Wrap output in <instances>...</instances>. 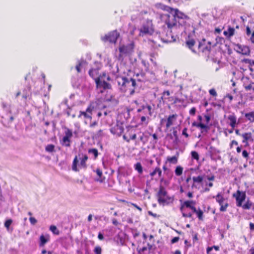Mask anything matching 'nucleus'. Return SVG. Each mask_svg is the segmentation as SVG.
<instances>
[{
  "mask_svg": "<svg viewBox=\"0 0 254 254\" xmlns=\"http://www.w3.org/2000/svg\"><path fill=\"white\" fill-rule=\"evenodd\" d=\"M117 81L119 89L122 92H126L128 90L130 95L134 94V88H131L129 78L126 77H119L117 78Z\"/></svg>",
  "mask_w": 254,
  "mask_h": 254,
  "instance_id": "1",
  "label": "nucleus"
},
{
  "mask_svg": "<svg viewBox=\"0 0 254 254\" xmlns=\"http://www.w3.org/2000/svg\"><path fill=\"white\" fill-rule=\"evenodd\" d=\"M167 10L170 12V14H165L164 17L168 28L171 29L173 27H177V20L174 13L168 8Z\"/></svg>",
  "mask_w": 254,
  "mask_h": 254,
  "instance_id": "2",
  "label": "nucleus"
},
{
  "mask_svg": "<svg viewBox=\"0 0 254 254\" xmlns=\"http://www.w3.org/2000/svg\"><path fill=\"white\" fill-rule=\"evenodd\" d=\"M154 32L153 24L151 20H147L145 23L139 29L140 36H144L146 35H152Z\"/></svg>",
  "mask_w": 254,
  "mask_h": 254,
  "instance_id": "3",
  "label": "nucleus"
},
{
  "mask_svg": "<svg viewBox=\"0 0 254 254\" xmlns=\"http://www.w3.org/2000/svg\"><path fill=\"white\" fill-rule=\"evenodd\" d=\"M119 36V33L117 30H114L105 35L104 37H102L101 39L105 42L109 41L112 43H116Z\"/></svg>",
  "mask_w": 254,
  "mask_h": 254,
  "instance_id": "4",
  "label": "nucleus"
},
{
  "mask_svg": "<svg viewBox=\"0 0 254 254\" xmlns=\"http://www.w3.org/2000/svg\"><path fill=\"white\" fill-rule=\"evenodd\" d=\"M101 77H99L95 82L96 86L99 92L101 93L104 92V91L107 89H110L112 88L111 85L106 82L105 80H101Z\"/></svg>",
  "mask_w": 254,
  "mask_h": 254,
  "instance_id": "5",
  "label": "nucleus"
},
{
  "mask_svg": "<svg viewBox=\"0 0 254 254\" xmlns=\"http://www.w3.org/2000/svg\"><path fill=\"white\" fill-rule=\"evenodd\" d=\"M94 67H92L88 72L89 76L95 80V81L98 78L99 73V70L101 68V64L100 63L95 62L94 63Z\"/></svg>",
  "mask_w": 254,
  "mask_h": 254,
  "instance_id": "6",
  "label": "nucleus"
},
{
  "mask_svg": "<svg viewBox=\"0 0 254 254\" xmlns=\"http://www.w3.org/2000/svg\"><path fill=\"white\" fill-rule=\"evenodd\" d=\"M233 196L236 199V205L241 207L246 198V194L245 191L238 190L236 193H233Z\"/></svg>",
  "mask_w": 254,
  "mask_h": 254,
  "instance_id": "7",
  "label": "nucleus"
},
{
  "mask_svg": "<svg viewBox=\"0 0 254 254\" xmlns=\"http://www.w3.org/2000/svg\"><path fill=\"white\" fill-rule=\"evenodd\" d=\"M133 48L134 44L132 42L126 45H123L120 46L119 48V50L120 53L119 57H121L122 54L128 55L131 54L133 52Z\"/></svg>",
  "mask_w": 254,
  "mask_h": 254,
  "instance_id": "8",
  "label": "nucleus"
},
{
  "mask_svg": "<svg viewBox=\"0 0 254 254\" xmlns=\"http://www.w3.org/2000/svg\"><path fill=\"white\" fill-rule=\"evenodd\" d=\"M161 39L164 43H171L176 40L175 37L172 35L170 29L169 28L166 33L162 32Z\"/></svg>",
  "mask_w": 254,
  "mask_h": 254,
  "instance_id": "9",
  "label": "nucleus"
},
{
  "mask_svg": "<svg viewBox=\"0 0 254 254\" xmlns=\"http://www.w3.org/2000/svg\"><path fill=\"white\" fill-rule=\"evenodd\" d=\"M137 112L138 113H142L144 116H146L147 118L149 116H151L152 114V107L150 105H142L137 109Z\"/></svg>",
  "mask_w": 254,
  "mask_h": 254,
  "instance_id": "10",
  "label": "nucleus"
},
{
  "mask_svg": "<svg viewBox=\"0 0 254 254\" xmlns=\"http://www.w3.org/2000/svg\"><path fill=\"white\" fill-rule=\"evenodd\" d=\"M167 8L171 10V11H172L174 13L177 20L179 19H189L188 16L180 11L178 9L173 8L170 7H167Z\"/></svg>",
  "mask_w": 254,
  "mask_h": 254,
  "instance_id": "11",
  "label": "nucleus"
},
{
  "mask_svg": "<svg viewBox=\"0 0 254 254\" xmlns=\"http://www.w3.org/2000/svg\"><path fill=\"white\" fill-rule=\"evenodd\" d=\"M157 197L159 204L163 206L168 205L170 202H172L173 200L170 196L157 195Z\"/></svg>",
  "mask_w": 254,
  "mask_h": 254,
  "instance_id": "12",
  "label": "nucleus"
},
{
  "mask_svg": "<svg viewBox=\"0 0 254 254\" xmlns=\"http://www.w3.org/2000/svg\"><path fill=\"white\" fill-rule=\"evenodd\" d=\"M205 40L203 39L202 41L201 42H198V49L200 51H201L202 52H204L205 51H210L211 49V47L210 45L209 46H205L204 45V42ZM208 44L209 45L211 44V43L210 42H208Z\"/></svg>",
  "mask_w": 254,
  "mask_h": 254,
  "instance_id": "13",
  "label": "nucleus"
},
{
  "mask_svg": "<svg viewBox=\"0 0 254 254\" xmlns=\"http://www.w3.org/2000/svg\"><path fill=\"white\" fill-rule=\"evenodd\" d=\"M92 109L93 108H92L90 106L86 109L85 112L80 111V114L78 115V118H80L82 116H83L84 118L91 120Z\"/></svg>",
  "mask_w": 254,
  "mask_h": 254,
  "instance_id": "14",
  "label": "nucleus"
},
{
  "mask_svg": "<svg viewBox=\"0 0 254 254\" xmlns=\"http://www.w3.org/2000/svg\"><path fill=\"white\" fill-rule=\"evenodd\" d=\"M124 131V127L122 126L117 125L111 129V132L114 134L121 135Z\"/></svg>",
  "mask_w": 254,
  "mask_h": 254,
  "instance_id": "15",
  "label": "nucleus"
},
{
  "mask_svg": "<svg viewBox=\"0 0 254 254\" xmlns=\"http://www.w3.org/2000/svg\"><path fill=\"white\" fill-rule=\"evenodd\" d=\"M242 137L243 139L242 142H245L246 141L253 142L254 139L253 138L252 133L250 132H245L242 134Z\"/></svg>",
  "mask_w": 254,
  "mask_h": 254,
  "instance_id": "16",
  "label": "nucleus"
},
{
  "mask_svg": "<svg viewBox=\"0 0 254 254\" xmlns=\"http://www.w3.org/2000/svg\"><path fill=\"white\" fill-rule=\"evenodd\" d=\"M87 64V63L86 61L83 60L79 61L78 64L75 66V69L79 73L81 71V68L85 67Z\"/></svg>",
  "mask_w": 254,
  "mask_h": 254,
  "instance_id": "17",
  "label": "nucleus"
},
{
  "mask_svg": "<svg viewBox=\"0 0 254 254\" xmlns=\"http://www.w3.org/2000/svg\"><path fill=\"white\" fill-rule=\"evenodd\" d=\"M177 117V114H173L169 116L167 119L166 123V127L167 128L170 127L173 124V122L176 120Z\"/></svg>",
  "mask_w": 254,
  "mask_h": 254,
  "instance_id": "18",
  "label": "nucleus"
},
{
  "mask_svg": "<svg viewBox=\"0 0 254 254\" xmlns=\"http://www.w3.org/2000/svg\"><path fill=\"white\" fill-rule=\"evenodd\" d=\"M237 46L239 47V49L241 50V51L240 52V53L244 55H250V50L249 47L246 46H242L240 45H238Z\"/></svg>",
  "mask_w": 254,
  "mask_h": 254,
  "instance_id": "19",
  "label": "nucleus"
},
{
  "mask_svg": "<svg viewBox=\"0 0 254 254\" xmlns=\"http://www.w3.org/2000/svg\"><path fill=\"white\" fill-rule=\"evenodd\" d=\"M230 121V125L232 128H234L237 123V118L234 114L230 115L228 117Z\"/></svg>",
  "mask_w": 254,
  "mask_h": 254,
  "instance_id": "20",
  "label": "nucleus"
},
{
  "mask_svg": "<svg viewBox=\"0 0 254 254\" xmlns=\"http://www.w3.org/2000/svg\"><path fill=\"white\" fill-rule=\"evenodd\" d=\"M158 174V178H160L162 177V171L159 167H156L155 169L150 173V176L151 177H154L156 174Z\"/></svg>",
  "mask_w": 254,
  "mask_h": 254,
  "instance_id": "21",
  "label": "nucleus"
},
{
  "mask_svg": "<svg viewBox=\"0 0 254 254\" xmlns=\"http://www.w3.org/2000/svg\"><path fill=\"white\" fill-rule=\"evenodd\" d=\"M191 204H195V202L193 201H189V200H187V201H185L184 202V204L182 205L181 208H180V210L181 211H183V208L184 206H186L188 208H190V209L193 206L192 205H191Z\"/></svg>",
  "mask_w": 254,
  "mask_h": 254,
  "instance_id": "22",
  "label": "nucleus"
},
{
  "mask_svg": "<svg viewBox=\"0 0 254 254\" xmlns=\"http://www.w3.org/2000/svg\"><path fill=\"white\" fill-rule=\"evenodd\" d=\"M195 43V42L193 39H189L186 42L187 46L193 52H195V51L193 49V47L194 46Z\"/></svg>",
  "mask_w": 254,
  "mask_h": 254,
  "instance_id": "23",
  "label": "nucleus"
},
{
  "mask_svg": "<svg viewBox=\"0 0 254 254\" xmlns=\"http://www.w3.org/2000/svg\"><path fill=\"white\" fill-rule=\"evenodd\" d=\"M252 206L253 202L248 199L245 203L242 204V206L241 207H242L244 210H249L251 208Z\"/></svg>",
  "mask_w": 254,
  "mask_h": 254,
  "instance_id": "24",
  "label": "nucleus"
},
{
  "mask_svg": "<svg viewBox=\"0 0 254 254\" xmlns=\"http://www.w3.org/2000/svg\"><path fill=\"white\" fill-rule=\"evenodd\" d=\"M49 236L48 235L47 236H44L43 235H41L40 237V245L41 246H43L45 245V244L49 241Z\"/></svg>",
  "mask_w": 254,
  "mask_h": 254,
  "instance_id": "25",
  "label": "nucleus"
},
{
  "mask_svg": "<svg viewBox=\"0 0 254 254\" xmlns=\"http://www.w3.org/2000/svg\"><path fill=\"white\" fill-rule=\"evenodd\" d=\"M235 33V29L234 28L232 27H229L227 31H224V34L227 36L228 37L230 38L233 36Z\"/></svg>",
  "mask_w": 254,
  "mask_h": 254,
  "instance_id": "26",
  "label": "nucleus"
},
{
  "mask_svg": "<svg viewBox=\"0 0 254 254\" xmlns=\"http://www.w3.org/2000/svg\"><path fill=\"white\" fill-rule=\"evenodd\" d=\"M157 195L168 196L167 195V192L165 188L164 187H163V186L160 187L159 190L157 193Z\"/></svg>",
  "mask_w": 254,
  "mask_h": 254,
  "instance_id": "27",
  "label": "nucleus"
},
{
  "mask_svg": "<svg viewBox=\"0 0 254 254\" xmlns=\"http://www.w3.org/2000/svg\"><path fill=\"white\" fill-rule=\"evenodd\" d=\"M198 128H200L201 133L207 132L208 130L209 129V126L202 124L201 123H199V125H198Z\"/></svg>",
  "mask_w": 254,
  "mask_h": 254,
  "instance_id": "28",
  "label": "nucleus"
},
{
  "mask_svg": "<svg viewBox=\"0 0 254 254\" xmlns=\"http://www.w3.org/2000/svg\"><path fill=\"white\" fill-rule=\"evenodd\" d=\"M204 175H199L197 177H193L192 180L194 183H201L203 181Z\"/></svg>",
  "mask_w": 254,
  "mask_h": 254,
  "instance_id": "29",
  "label": "nucleus"
},
{
  "mask_svg": "<svg viewBox=\"0 0 254 254\" xmlns=\"http://www.w3.org/2000/svg\"><path fill=\"white\" fill-rule=\"evenodd\" d=\"M72 135V132L71 130L67 129V131H65V135H64V144H65L66 142H70L69 138L71 137Z\"/></svg>",
  "mask_w": 254,
  "mask_h": 254,
  "instance_id": "30",
  "label": "nucleus"
},
{
  "mask_svg": "<svg viewBox=\"0 0 254 254\" xmlns=\"http://www.w3.org/2000/svg\"><path fill=\"white\" fill-rule=\"evenodd\" d=\"M88 159V156L86 155H84L83 158L81 159L79 167L83 168H86V162Z\"/></svg>",
  "mask_w": 254,
  "mask_h": 254,
  "instance_id": "31",
  "label": "nucleus"
},
{
  "mask_svg": "<svg viewBox=\"0 0 254 254\" xmlns=\"http://www.w3.org/2000/svg\"><path fill=\"white\" fill-rule=\"evenodd\" d=\"M216 198V201L219 203V205L223 204V202L224 200V198L221 194L220 193H218L216 196H213Z\"/></svg>",
  "mask_w": 254,
  "mask_h": 254,
  "instance_id": "32",
  "label": "nucleus"
},
{
  "mask_svg": "<svg viewBox=\"0 0 254 254\" xmlns=\"http://www.w3.org/2000/svg\"><path fill=\"white\" fill-rule=\"evenodd\" d=\"M245 117L250 122H254V112H252L249 113H246L245 115Z\"/></svg>",
  "mask_w": 254,
  "mask_h": 254,
  "instance_id": "33",
  "label": "nucleus"
},
{
  "mask_svg": "<svg viewBox=\"0 0 254 254\" xmlns=\"http://www.w3.org/2000/svg\"><path fill=\"white\" fill-rule=\"evenodd\" d=\"M189 19H177V27H180V26L183 27L186 24V20H188Z\"/></svg>",
  "mask_w": 254,
  "mask_h": 254,
  "instance_id": "34",
  "label": "nucleus"
},
{
  "mask_svg": "<svg viewBox=\"0 0 254 254\" xmlns=\"http://www.w3.org/2000/svg\"><path fill=\"white\" fill-rule=\"evenodd\" d=\"M140 76V77L137 79V82H144L146 80L145 78V73L144 72H141L140 74H137L136 76L138 77Z\"/></svg>",
  "mask_w": 254,
  "mask_h": 254,
  "instance_id": "35",
  "label": "nucleus"
},
{
  "mask_svg": "<svg viewBox=\"0 0 254 254\" xmlns=\"http://www.w3.org/2000/svg\"><path fill=\"white\" fill-rule=\"evenodd\" d=\"M167 161L169 162L170 163L176 164L178 162V157L175 156L168 157Z\"/></svg>",
  "mask_w": 254,
  "mask_h": 254,
  "instance_id": "36",
  "label": "nucleus"
},
{
  "mask_svg": "<svg viewBox=\"0 0 254 254\" xmlns=\"http://www.w3.org/2000/svg\"><path fill=\"white\" fill-rule=\"evenodd\" d=\"M183 168L180 166H178L175 170V174L177 176H181L183 173Z\"/></svg>",
  "mask_w": 254,
  "mask_h": 254,
  "instance_id": "37",
  "label": "nucleus"
},
{
  "mask_svg": "<svg viewBox=\"0 0 254 254\" xmlns=\"http://www.w3.org/2000/svg\"><path fill=\"white\" fill-rule=\"evenodd\" d=\"M129 81L131 84L130 85L131 86V88H134V91H135L136 87L138 86V83L136 82L135 79L132 78H129Z\"/></svg>",
  "mask_w": 254,
  "mask_h": 254,
  "instance_id": "38",
  "label": "nucleus"
},
{
  "mask_svg": "<svg viewBox=\"0 0 254 254\" xmlns=\"http://www.w3.org/2000/svg\"><path fill=\"white\" fill-rule=\"evenodd\" d=\"M78 162V160L77 159V157L75 156V157L74 159L73 162L72 169L73 171H76V172L79 171L77 167V164Z\"/></svg>",
  "mask_w": 254,
  "mask_h": 254,
  "instance_id": "39",
  "label": "nucleus"
},
{
  "mask_svg": "<svg viewBox=\"0 0 254 254\" xmlns=\"http://www.w3.org/2000/svg\"><path fill=\"white\" fill-rule=\"evenodd\" d=\"M89 154H92L94 156V158L96 159L98 155V150L96 148L89 149L88 151Z\"/></svg>",
  "mask_w": 254,
  "mask_h": 254,
  "instance_id": "40",
  "label": "nucleus"
},
{
  "mask_svg": "<svg viewBox=\"0 0 254 254\" xmlns=\"http://www.w3.org/2000/svg\"><path fill=\"white\" fill-rule=\"evenodd\" d=\"M139 139L143 144H145L148 141V136L144 135V133H142V135L139 137Z\"/></svg>",
  "mask_w": 254,
  "mask_h": 254,
  "instance_id": "41",
  "label": "nucleus"
},
{
  "mask_svg": "<svg viewBox=\"0 0 254 254\" xmlns=\"http://www.w3.org/2000/svg\"><path fill=\"white\" fill-rule=\"evenodd\" d=\"M135 169L139 174H142L143 172L142 167L140 163L138 162L135 165Z\"/></svg>",
  "mask_w": 254,
  "mask_h": 254,
  "instance_id": "42",
  "label": "nucleus"
},
{
  "mask_svg": "<svg viewBox=\"0 0 254 254\" xmlns=\"http://www.w3.org/2000/svg\"><path fill=\"white\" fill-rule=\"evenodd\" d=\"M50 230L55 235H59V231L57 229V227L54 225H52L50 227Z\"/></svg>",
  "mask_w": 254,
  "mask_h": 254,
  "instance_id": "43",
  "label": "nucleus"
},
{
  "mask_svg": "<svg viewBox=\"0 0 254 254\" xmlns=\"http://www.w3.org/2000/svg\"><path fill=\"white\" fill-rule=\"evenodd\" d=\"M55 146L53 144H48L46 147V151L48 152H52L54 151Z\"/></svg>",
  "mask_w": 254,
  "mask_h": 254,
  "instance_id": "44",
  "label": "nucleus"
},
{
  "mask_svg": "<svg viewBox=\"0 0 254 254\" xmlns=\"http://www.w3.org/2000/svg\"><path fill=\"white\" fill-rule=\"evenodd\" d=\"M102 248L100 246H97L95 247L93 252L95 254H102Z\"/></svg>",
  "mask_w": 254,
  "mask_h": 254,
  "instance_id": "45",
  "label": "nucleus"
},
{
  "mask_svg": "<svg viewBox=\"0 0 254 254\" xmlns=\"http://www.w3.org/2000/svg\"><path fill=\"white\" fill-rule=\"evenodd\" d=\"M191 156L192 159H195L196 160H199V155L197 152L195 151H191Z\"/></svg>",
  "mask_w": 254,
  "mask_h": 254,
  "instance_id": "46",
  "label": "nucleus"
},
{
  "mask_svg": "<svg viewBox=\"0 0 254 254\" xmlns=\"http://www.w3.org/2000/svg\"><path fill=\"white\" fill-rule=\"evenodd\" d=\"M197 214V216L199 220H202L203 219V211L199 208L197 211L196 213H195Z\"/></svg>",
  "mask_w": 254,
  "mask_h": 254,
  "instance_id": "47",
  "label": "nucleus"
},
{
  "mask_svg": "<svg viewBox=\"0 0 254 254\" xmlns=\"http://www.w3.org/2000/svg\"><path fill=\"white\" fill-rule=\"evenodd\" d=\"M12 220L11 219L7 220L4 223V226L7 229H9L10 225L11 224Z\"/></svg>",
  "mask_w": 254,
  "mask_h": 254,
  "instance_id": "48",
  "label": "nucleus"
},
{
  "mask_svg": "<svg viewBox=\"0 0 254 254\" xmlns=\"http://www.w3.org/2000/svg\"><path fill=\"white\" fill-rule=\"evenodd\" d=\"M220 205L221 206L220 208V211L224 212L226 211L227 208L228 206V204L226 203L225 205L221 204Z\"/></svg>",
  "mask_w": 254,
  "mask_h": 254,
  "instance_id": "49",
  "label": "nucleus"
},
{
  "mask_svg": "<svg viewBox=\"0 0 254 254\" xmlns=\"http://www.w3.org/2000/svg\"><path fill=\"white\" fill-rule=\"evenodd\" d=\"M253 61H252L250 59H244L243 60H242V62L243 63H244L245 64H249L250 65H253V64H252V62H253Z\"/></svg>",
  "mask_w": 254,
  "mask_h": 254,
  "instance_id": "50",
  "label": "nucleus"
},
{
  "mask_svg": "<svg viewBox=\"0 0 254 254\" xmlns=\"http://www.w3.org/2000/svg\"><path fill=\"white\" fill-rule=\"evenodd\" d=\"M253 84H254V82H252L249 85L246 86L245 87V89L247 91L250 90L252 89H253Z\"/></svg>",
  "mask_w": 254,
  "mask_h": 254,
  "instance_id": "51",
  "label": "nucleus"
},
{
  "mask_svg": "<svg viewBox=\"0 0 254 254\" xmlns=\"http://www.w3.org/2000/svg\"><path fill=\"white\" fill-rule=\"evenodd\" d=\"M209 94L213 96H216L217 93L214 89H211L209 91Z\"/></svg>",
  "mask_w": 254,
  "mask_h": 254,
  "instance_id": "52",
  "label": "nucleus"
},
{
  "mask_svg": "<svg viewBox=\"0 0 254 254\" xmlns=\"http://www.w3.org/2000/svg\"><path fill=\"white\" fill-rule=\"evenodd\" d=\"M97 175L98 176L99 178H101L102 176V172L100 169H97L95 171Z\"/></svg>",
  "mask_w": 254,
  "mask_h": 254,
  "instance_id": "53",
  "label": "nucleus"
},
{
  "mask_svg": "<svg viewBox=\"0 0 254 254\" xmlns=\"http://www.w3.org/2000/svg\"><path fill=\"white\" fill-rule=\"evenodd\" d=\"M29 221L31 224L34 225L37 223V220L34 217H30Z\"/></svg>",
  "mask_w": 254,
  "mask_h": 254,
  "instance_id": "54",
  "label": "nucleus"
},
{
  "mask_svg": "<svg viewBox=\"0 0 254 254\" xmlns=\"http://www.w3.org/2000/svg\"><path fill=\"white\" fill-rule=\"evenodd\" d=\"M242 155L244 158H248L249 157V153L247 152V150H244L243 151Z\"/></svg>",
  "mask_w": 254,
  "mask_h": 254,
  "instance_id": "55",
  "label": "nucleus"
},
{
  "mask_svg": "<svg viewBox=\"0 0 254 254\" xmlns=\"http://www.w3.org/2000/svg\"><path fill=\"white\" fill-rule=\"evenodd\" d=\"M187 128L185 127L183 129L182 131V134L185 135L186 137H189V134L187 132Z\"/></svg>",
  "mask_w": 254,
  "mask_h": 254,
  "instance_id": "56",
  "label": "nucleus"
},
{
  "mask_svg": "<svg viewBox=\"0 0 254 254\" xmlns=\"http://www.w3.org/2000/svg\"><path fill=\"white\" fill-rule=\"evenodd\" d=\"M196 112V109L194 107L192 108L190 110V114L191 115H194Z\"/></svg>",
  "mask_w": 254,
  "mask_h": 254,
  "instance_id": "57",
  "label": "nucleus"
},
{
  "mask_svg": "<svg viewBox=\"0 0 254 254\" xmlns=\"http://www.w3.org/2000/svg\"><path fill=\"white\" fill-rule=\"evenodd\" d=\"M107 76V75H106V73L105 72H103L102 73V74H100L99 75V77H101V80H104V78Z\"/></svg>",
  "mask_w": 254,
  "mask_h": 254,
  "instance_id": "58",
  "label": "nucleus"
},
{
  "mask_svg": "<svg viewBox=\"0 0 254 254\" xmlns=\"http://www.w3.org/2000/svg\"><path fill=\"white\" fill-rule=\"evenodd\" d=\"M179 240V237H174V238H173L171 240V243L174 244V243H177Z\"/></svg>",
  "mask_w": 254,
  "mask_h": 254,
  "instance_id": "59",
  "label": "nucleus"
},
{
  "mask_svg": "<svg viewBox=\"0 0 254 254\" xmlns=\"http://www.w3.org/2000/svg\"><path fill=\"white\" fill-rule=\"evenodd\" d=\"M250 229L251 231H254V223L250 222Z\"/></svg>",
  "mask_w": 254,
  "mask_h": 254,
  "instance_id": "60",
  "label": "nucleus"
},
{
  "mask_svg": "<svg viewBox=\"0 0 254 254\" xmlns=\"http://www.w3.org/2000/svg\"><path fill=\"white\" fill-rule=\"evenodd\" d=\"M206 122L208 123L210 120V117L209 115H205L204 116Z\"/></svg>",
  "mask_w": 254,
  "mask_h": 254,
  "instance_id": "61",
  "label": "nucleus"
},
{
  "mask_svg": "<svg viewBox=\"0 0 254 254\" xmlns=\"http://www.w3.org/2000/svg\"><path fill=\"white\" fill-rule=\"evenodd\" d=\"M246 33L247 35H250L251 33V29L248 26L246 28Z\"/></svg>",
  "mask_w": 254,
  "mask_h": 254,
  "instance_id": "62",
  "label": "nucleus"
},
{
  "mask_svg": "<svg viewBox=\"0 0 254 254\" xmlns=\"http://www.w3.org/2000/svg\"><path fill=\"white\" fill-rule=\"evenodd\" d=\"M147 117L145 116H142L141 118H140V120H141V123H143V122H145L146 120V118Z\"/></svg>",
  "mask_w": 254,
  "mask_h": 254,
  "instance_id": "63",
  "label": "nucleus"
},
{
  "mask_svg": "<svg viewBox=\"0 0 254 254\" xmlns=\"http://www.w3.org/2000/svg\"><path fill=\"white\" fill-rule=\"evenodd\" d=\"M251 41L252 43L254 44V31L253 32L252 34V36L250 38Z\"/></svg>",
  "mask_w": 254,
  "mask_h": 254,
  "instance_id": "64",
  "label": "nucleus"
}]
</instances>
